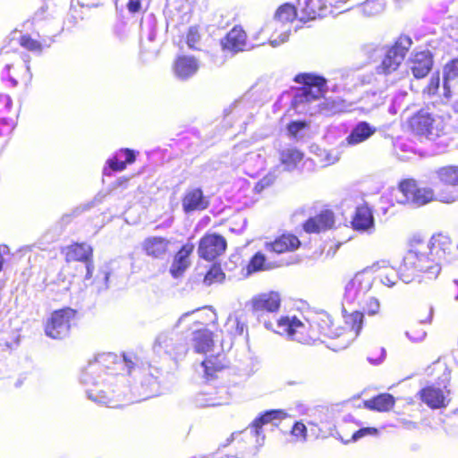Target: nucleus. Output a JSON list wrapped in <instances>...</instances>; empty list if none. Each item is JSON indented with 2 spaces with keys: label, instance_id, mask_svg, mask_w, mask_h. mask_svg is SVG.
I'll use <instances>...</instances> for the list:
<instances>
[{
  "label": "nucleus",
  "instance_id": "nucleus-1",
  "mask_svg": "<svg viewBox=\"0 0 458 458\" xmlns=\"http://www.w3.org/2000/svg\"><path fill=\"white\" fill-rule=\"evenodd\" d=\"M456 250L458 244L454 247L450 237L442 233L433 235L428 242L413 239L401 267L402 281L405 284L420 281L421 275L436 279L442 262H451L456 258Z\"/></svg>",
  "mask_w": 458,
  "mask_h": 458
},
{
  "label": "nucleus",
  "instance_id": "nucleus-2",
  "mask_svg": "<svg viewBox=\"0 0 458 458\" xmlns=\"http://www.w3.org/2000/svg\"><path fill=\"white\" fill-rule=\"evenodd\" d=\"M294 81L301 84L292 99V107L301 114H323L326 116L342 112L344 105L339 98H326L327 81L323 76L303 72L294 77Z\"/></svg>",
  "mask_w": 458,
  "mask_h": 458
},
{
  "label": "nucleus",
  "instance_id": "nucleus-3",
  "mask_svg": "<svg viewBox=\"0 0 458 458\" xmlns=\"http://www.w3.org/2000/svg\"><path fill=\"white\" fill-rule=\"evenodd\" d=\"M123 364V359L112 352L98 354L93 360H89L81 372V383L85 386L87 396L89 400L108 407H116L114 399V390L110 389L115 377L113 371L116 366Z\"/></svg>",
  "mask_w": 458,
  "mask_h": 458
},
{
  "label": "nucleus",
  "instance_id": "nucleus-4",
  "mask_svg": "<svg viewBox=\"0 0 458 458\" xmlns=\"http://www.w3.org/2000/svg\"><path fill=\"white\" fill-rule=\"evenodd\" d=\"M264 327L288 339L304 344H311L319 340L320 336L328 338L339 337L338 328H333L331 317L326 312H319L306 319L303 323L295 316H284L276 323L264 320Z\"/></svg>",
  "mask_w": 458,
  "mask_h": 458
},
{
  "label": "nucleus",
  "instance_id": "nucleus-5",
  "mask_svg": "<svg viewBox=\"0 0 458 458\" xmlns=\"http://www.w3.org/2000/svg\"><path fill=\"white\" fill-rule=\"evenodd\" d=\"M197 310L183 313L172 329L160 332L153 343V351L157 355H167L173 360L181 359L188 352L186 337L178 329Z\"/></svg>",
  "mask_w": 458,
  "mask_h": 458
},
{
  "label": "nucleus",
  "instance_id": "nucleus-6",
  "mask_svg": "<svg viewBox=\"0 0 458 458\" xmlns=\"http://www.w3.org/2000/svg\"><path fill=\"white\" fill-rule=\"evenodd\" d=\"M136 357L133 355H123L124 366L127 372L140 379V385L134 386L133 394H137L138 401L147 400L160 394L159 383L157 381V369L135 367Z\"/></svg>",
  "mask_w": 458,
  "mask_h": 458
},
{
  "label": "nucleus",
  "instance_id": "nucleus-7",
  "mask_svg": "<svg viewBox=\"0 0 458 458\" xmlns=\"http://www.w3.org/2000/svg\"><path fill=\"white\" fill-rule=\"evenodd\" d=\"M287 416V413L283 410H270L264 412L259 418H257L250 428L241 432H234L231 435V439L227 440V445L231 440L241 437L242 440L249 441L251 444H255V453L259 452V449L264 445L265 435L262 431V427L269 422L275 420H281Z\"/></svg>",
  "mask_w": 458,
  "mask_h": 458
},
{
  "label": "nucleus",
  "instance_id": "nucleus-8",
  "mask_svg": "<svg viewBox=\"0 0 458 458\" xmlns=\"http://www.w3.org/2000/svg\"><path fill=\"white\" fill-rule=\"evenodd\" d=\"M411 44L412 41L410 37L401 36L394 45L386 51L380 64L376 68L377 72L386 76L394 74L393 81L399 80L401 77L397 76L395 72L404 60Z\"/></svg>",
  "mask_w": 458,
  "mask_h": 458
},
{
  "label": "nucleus",
  "instance_id": "nucleus-9",
  "mask_svg": "<svg viewBox=\"0 0 458 458\" xmlns=\"http://www.w3.org/2000/svg\"><path fill=\"white\" fill-rule=\"evenodd\" d=\"M294 18L299 19V7L295 8L290 4H284L277 9L274 20L266 24L261 30L263 33H268L272 30H277L280 27L281 32L278 36L273 33L269 37V44L272 47H278L288 40L290 29L284 27L287 22L293 21Z\"/></svg>",
  "mask_w": 458,
  "mask_h": 458
},
{
  "label": "nucleus",
  "instance_id": "nucleus-10",
  "mask_svg": "<svg viewBox=\"0 0 458 458\" xmlns=\"http://www.w3.org/2000/svg\"><path fill=\"white\" fill-rule=\"evenodd\" d=\"M373 285V277L366 272L357 273L345 285L344 294L343 309L347 312V306L350 309L357 308L363 302L364 298Z\"/></svg>",
  "mask_w": 458,
  "mask_h": 458
},
{
  "label": "nucleus",
  "instance_id": "nucleus-11",
  "mask_svg": "<svg viewBox=\"0 0 458 458\" xmlns=\"http://www.w3.org/2000/svg\"><path fill=\"white\" fill-rule=\"evenodd\" d=\"M396 200L402 204H411L415 207L425 205L434 198V192L429 188H420L412 179L403 181L399 184Z\"/></svg>",
  "mask_w": 458,
  "mask_h": 458
},
{
  "label": "nucleus",
  "instance_id": "nucleus-12",
  "mask_svg": "<svg viewBox=\"0 0 458 458\" xmlns=\"http://www.w3.org/2000/svg\"><path fill=\"white\" fill-rule=\"evenodd\" d=\"M411 128L414 133L435 140L445 133V124L440 117H434L428 113H419L411 119Z\"/></svg>",
  "mask_w": 458,
  "mask_h": 458
},
{
  "label": "nucleus",
  "instance_id": "nucleus-13",
  "mask_svg": "<svg viewBox=\"0 0 458 458\" xmlns=\"http://www.w3.org/2000/svg\"><path fill=\"white\" fill-rule=\"evenodd\" d=\"M75 310L70 308L55 310L47 321L46 335L53 339H63L68 336Z\"/></svg>",
  "mask_w": 458,
  "mask_h": 458
},
{
  "label": "nucleus",
  "instance_id": "nucleus-14",
  "mask_svg": "<svg viewBox=\"0 0 458 458\" xmlns=\"http://www.w3.org/2000/svg\"><path fill=\"white\" fill-rule=\"evenodd\" d=\"M438 179L445 183V188L437 193V199L444 203L458 200V165H448L437 171Z\"/></svg>",
  "mask_w": 458,
  "mask_h": 458
},
{
  "label": "nucleus",
  "instance_id": "nucleus-15",
  "mask_svg": "<svg viewBox=\"0 0 458 458\" xmlns=\"http://www.w3.org/2000/svg\"><path fill=\"white\" fill-rule=\"evenodd\" d=\"M225 249V239L219 234L211 233L200 239L198 252L200 258L212 260L223 254Z\"/></svg>",
  "mask_w": 458,
  "mask_h": 458
},
{
  "label": "nucleus",
  "instance_id": "nucleus-16",
  "mask_svg": "<svg viewBox=\"0 0 458 458\" xmlns=\"http://www.w3.org/2000/svg\"><path fill=\"white\" fill-rule=\"evenodd\" d=\"M209 206V199L199 187L188 188L182 199V207L185 214L202 211Z\"/></svg>",
  "mask_w": 458,
  "mask_h": 458
},
{
  "label": "nucleus",
  "instance_id": "nucleus-17",
  "mask_svg": "<svg viewBox=\"0 0 458 458\" xmlns=\"http://www.w3.org/2000/svg\"><path fill=\"white\" fill-rule=\"evenodd\" d=\"M136 159L135 151L130 148H121L106 160L103 168V175L110 176L113 172H121L127 165L132 164Z\"/></svg>",
  "mask_w": 458,
  "mask_h": 458
},
{
  "label": "nucleus",
  "instance_id": "nucleus-18",
  "mask_svg": "<svg viewBox=\"0 0 458 458\" xmlns=\"http://www.w3.org/2000/svg\"><path fill=\"white\" fill-rule=\"evenodd\" d=\"M352 228L360 233L372 234L375 220L371 208L367 204L358 206L352 219Z\"/></svg>",
  "mask_w": 458,
  "mask_h": 458
},
{
  "label": "nucleus",
  "instance_id": "nucleus-19",
  "mask_svg": "<svg viewBox=\"0 0 458 458\" xmlns=\"http://www.w3.org/2000/svg\"><path fill=\"white\" fill-rule=\"evenodd\" d=\"M221 45L224 50H227L233 54L253 47V46H249L245 31L238 26L233 27L226 34V36L221 40Z\"/></svg>",
  "mask_w": 458,
  "mask_h": 458
},
{
  "label": "nucleus",
  "instance_id": "nucleus-20",
  "mask_svg": "<svg viewBox=\"0 0 458 458\" xmlns=\"http://www.w3.org/2000/svg\"><path fill=\"white\" fill-rule=\"evenodd\" d=\"M330 13L324 0H305L299 4V21L302 22L325 17Z\"/></svg>",
  "mask_w": 458,
  "mask_h": 458
},
{
  "label": "nucleus",
  "instance_id": "nucleus-21",
  "mask_svg": "<svg viewBox=\"0 0 458 458\" xmlns=\"http://www.w3.org/2000/svg\"><path fill=\"white\" fill-rule=\"evenodd\" d=\"M254 106L251 102L240 99L235 101L229 109L225 110V116L227 122L231 120L234 123H242L247 124L252 118Z\"/></svg>",
  "mask_w": 458,
  "mask_h": 458
},
{
  "label": "nucleus",
  "instance_id": "nucleus-22",
  "mask_svg": "<svg viewBox=\"0 0 458 458\" xmlns=\"http://www.w3.org/2000/svg\"><path fill=\"white\" fill-rule=\"evenodd\" d=\"M252 309L255 312H276L281 304V297L276 292L259 294L251 300Z\"/></svg>",
  "mask_w": 458,
  "mask_h": 458
},
{
  "label": "nucleus",
  "instance_id": "nucleus-23",
  "mask_svg": "<svg viewBox=\"0 0 458 458\" xmlns=\"http://www.w3.org/2000/svg\"><path fill=\"white\" fill-rule=\"evenodd\" d=\"M194 250V245L187 242L174 255L170 267V273L174 278L180 277L191 265L190 256Z\"/></svg>",
  "mask_w": 458,
  "mask_h": 458
},
{
  "label": "nucleus",
  "instance_id": "nucleus-24",
  "mask_svg": "<svg viewBox=\"0 0 458 458\" xmlns=\"http://www.w3.org/2000/svg\"><path fill=\"white\" fill-rule=\"evenodd\" d=\"M433 60L429 51H421L413 55L410 59L409 66L417 79L424 78L432 68Z\"/></svg>",
  "mask_w": 458,
  "mask_h": 458
},
{
  "label": "nucleus",
  "instance_id": "nucleus-25",
  "mask_svg": "<svg viewBox=\"0 0 458 458\" xmlns=\"http://www.w3.org/2000/svg\"><path fill=\"white\" fill-rule=\"evenodd\" d=\"M376 131L377 128L368 122H358L345 138L344 143L347 146H356L369 140Z\"/></svg>",
  "mask_w": 458,
  "mask_h": 458
},
{
  "label": "nucleus",
  "instance_id": "nucleus-26",
  "mask_svg": "<svg viewBox=\"0 0 458 458\" xmlns=\"http://www.w3.org/2000/svg\"><path fill=\"white\" fill-rule=\"evenodd\" d=\"M300 240L293 234H283L275 241L266 242L265 249L268 252L281 254L293 251L300 246Z\"/></svg>",
  "mask_w": 458,
  "mask_h": 458
},
{
  "label": "nucleus",
  "instance_id": "nucleus-27",
  "mask_svg": "<svg viewBox=\"0 0 458 458\" xmlns=\"http://www.w3.org/2000/svg\"><path fill=\"white\" fill-rule=\"evenodd\" d=\"M199 64L192 56H179L174 63V75L180 80H187L193 76L199 70Z\"/></svg>",
  "mask_w": 458,
  "mask_h": 458
},
{
  "label": "nucleus",
  "instance_id": "nucleus-28",
  "mask_svg": "<svg viewBox=\"0 0 458 458\" xmlns=\"http://www.w3.org/2000/svg\"><path fill=\"white\" fill-rule=\"evenodd\" d=\"M170 241L160 236H150L142 242V249L148 256L164 259L168 251Z\"/></svg>",
  "mask_w": 458,
  "mask_h": 458
},
{
  "label": "nucleus",
  "instance_id": "nucleus-29",
  "mask_svg": "<svg viewBox=\"0 0 458 458\" xmlns=\"http://www.w3.org/2000/svg\"><path fill=\"white\" fill-rule=\"evenodd\" d=\"M363 313L360 310H352L344 316L346 328L338 329L340 336L343 335L349 342L358 336L363 322Z\"/></svg>",
  "mask_w": 458,
  "mask_h": 458
},
{
  "label": "nucleus",
  "instance_id": "nucleus-30",
  "mask_svg": "<svg viewBox=\"0 0 458 458\" xmlns=\"http://www.w3.org/2000/svg\"><path fill=\"white\" fill-rule=\"evenodd\" d=\"M335 219L333 212L326 210L319 215L310 217L303 225L305 232L318 233L326 231L334 225Z\"/></svg>",
  "mask_w": 458,
  "mask_h": 458
},
{
  "label": "nucleus",
  "instance_id": "nucleus-31",
  "mask_svg": "<svg viewBox=\"0 0 458 458\" xmlns=\"http://www.w3.org/2000/svg\"><path fill=\"white\" fill-rule=\"evenodd\" d=\"M243 165L245 173L254 177L260 171L265 168L266 165V153L263 149L249 152L245 155L243 160Z\"/></svg>",
  "mask_w": 458,
  "mask_h": 458
},
{
  "label": "nucleus",
  "instance_id": "nucleus-32",
  "mask_svg": "<svg viewBox=\"0 0 458 458\" xmlns=\"http://www.w3.org/2000/svg\"><path fill=\"white\" fill-rule=\"evenodd\" d=\"M420 399L428 407L438 409L446 405V396L443 389L427 386L420 391Z\"/></svg>",
  "mask_w": 458,
  "mask_h": 458
},
{
  "label": "nucleus",
  "instance_id": "nucleus-33",
  "mask_svg": "<svg viewBox=\"0 0 458 458\" xmlns=\"http://www.w3.org/2000/svg\"><path fill=\"white\" fill-rule=\"evenodd\" d=\"M92 248L87 243H74L63 249L67 262L89 260L92 257Z\"/></svg>",
  "mask_w": 458,
  "mask_h": 458
},
{
  "label": "nucleus",
  "instance_id": "nucleus-34",
  "mask_svg": "<svg viewBox=\"0 0 458 458\" xmlns=\"http://www.w3.org/2000/svg\"><path fill=\"white\" fill-rule=\"evenodd\" d=\"M191 341L196 352H207L213 345L212 333L207 328H196Z\"/></svg>",
  "mask_w": 458,
  "mask_h": 458
},
{
  "label": "nucleus",
  "instance_id": "nucleus-35",
  "mask_svg": "<svg viewBox=\"0 0 458 458\" xmlns=\"http://www.w3.org/2000/svg\"><path fill=\"white\" fill-rule=\"evenodd\" d=\"M225 393L224 388L212 392H200L194 397V403L198 407L205 408L210 406L223 405L227 403V398H223L219 394Z\"/></svg>",
  "mask_w": 458,
  "mask_h": 458
},
{
  "label": "nucleus",
  "instance_id": "nucleus-36",
  "mask_svg": "<svg viewBox=\"0 0 458 458\" xmlns=\"http://www.w3.org/2000/svg\"><path fill=\"white\" fill-rule=\"evenodd\" d=\"M303 159V153L296 148H286L280 152V161L286 171L296 169Z\"/></svg>",
  "mask_w": 458,
  "mask_h": 458
},
{
  "label": "nucleus",
  "instance_id": "nucleus-37",
  "mask_svg": "<svg viewBox=\"0 0 458 458\" xmlns=\"http://www.w3.org/2000/svg\"><path fill=\"white\" fill-rule=\"evenodd\" d=\"M394 405V398L389 394H379L365 402V407L378 411H387Z\"/></svg>",
  "mask_w": 458,
  "mask_h": 458
},
{
  "label": "nucleus",
  "instance_id": "nucleus-38",
  "mask_svg": "<svg viewBox=\"0 0 458 458\" xmlns=\"http://www.w3.org/2000/svg\"><path fill=\"white\" fill-rule=\"evenodd\" d=\"M224 355L211 356L204 360L200 367L205 374V377L209 379L214 377V374L220 371L225 368Z\"/></svg>",
  "mask_w": 458,
  "mask_h": 458
},
{
  "label": "nucleus",
  "instance_id": "nucleus-39",
  "mask_svg": "<svg viewBox=\"0 0 458 458\" xmlns=\"http://www.w3.org/2000/svg\"><path fill=\"white\" fill-rule=\"evenodd\" d=\"M458 77V57L447 63L444 67L443 89L445 98L450 97V81Z\"/></svg>",
  "mask_w": 458,
  "mask_h": 458
},
{
  "label": "nucleus",
  "instance_id": "nucleus-40",
  "mask_svg": "<svg viewBox=\"0 0 458 458\" xmlns=\"http://www.w3.org/2000/svg\"><path fill=\"white\" fill-rule=\"evenodd\" d=\"M385 9L384 0H366L360 7L364 16L371 17L380 14Z\"/></svg>",
  "mask_w": 458,
  "mask_h": 458
},
{
  "label": "nucleus",
  "instance_id": "nucleus-41",
  "mask_svg": "<svg viewBox=\"0 0 458 458\" xmlns=\"http://www.w3.org/2000/svg\"><path fill=\"white\" fill-rule=\"evenodd\" d=\"M308 128L309 123L304 120L293 121L287 125V132L291 137L300 140L305 136Z\"/></svg>",
  "mask_w": 458,
  "mask_h": 458
},
{
  "label": "nucleus",
  "instance_id": "nucleus-42",
  "mask_svg": "<svg viewBox=\"0 0 458 458\" xmlns=\"http://www.w3.org/2000/svg\"><path fill=\"white\" fill-rule=\"evenodd\" d=\"M379 277H380V282L383 284H385L388 287H392L394 284H396L398 280H402L401 279V270L398 272L395 268H394L392 267H386L385 270L380 273Z\"/></svg>",
  "mask_w": 458,
  "mask_h": 458
},
{
  "label": "nucleus",
  "instance_id": "nucleus-43",
  "mask_svg": "<svg viewBox=\"0 0 458 458\" xmlns=\"http://www.w3.org/2000/svg\"><path fill=\"white\" fill-rule=\"evenodd\" d=\"M357 308L360 309L362 313L366 312L369 316H374L379 311L380 303L377 298L367 295L363 302L360 303Z\"/></svg>",
  "mask_w": 458,
  "mask_h": 458
},
{
  "label": "nucleus",
  "instance_id": "nucleus-44",
  "mask_svg": "<svg viewBox=\"0 0 458 458\" xmlns=\"http://www.w3.org/2000/svg\"><path fill=\"white\" fill-rule=\"evenodd\" d=\"M224 278L225 274L222 271L221 267L213 265L207 272L203 282L206 285H211L214 283H221L224 280Z\"/></svg>",
  "mask_w": 458,
  "mask_h": 458
},
{
  "label": "nucleus",
  "instance_id": "nucleus-45",
  "mask_svg": "<svg viewBox=\"0 0 458 458\" xmlns=\"http://www.w3.org/2000/svg\"><path fill=\"white\" fill-rule=\"evenodd\" d=\"M280 173V168L278 166L275 167L272 171H270L266 176H264L259 182L255 185V190L257 191H261L266 187L270 186Z\"/></svg>",
  "mask_w": 458,
  "mask_h": 458
},
{
  "label": "nucleus",
  "instance_id": "nucleus-46",
  "mask_svg": "<svg viewBox=\"0 0 458 458\" xmlns=\"http://www.w3.org/2000/svg\"><path fill=\"white\" fill-rule=\"evenodd\" d=\"M266 258L263 254L260 252L256 253L250 259L249 265H248V270L249 272H256L264 268H267L266 267Z\"/></svg>",
  "mask_w": 458,
  "mask_h": 458
},
{
  "label": "nucleus",
  "instance_id": "nucleus-47",
  "mask_svg": "<svg viewBox=\"0 0 458 458\" xmlns=\"http://www.w3.org/2000/svg\"><path fill=\"white\" fill-rule=\"evenodd\" d=\"M291 434L297 439L305 441L307 437V428L302 422L297 421L293 426Z\"/></svg>",
  "mask_w": 458,
  "mask_h": 458
},
{
  "label": "nucleus",
  "instance_id": "nucleus-48",
  "mask_svg": "<svg viewBox=\"0 0 458 458\" xmlns=\"http://www.w3.org/2000/svg\"><path fill=\"white\" fill-rule=\"evenodd\" d=\"M199 39H200V35H199L198 30L195 28H191L189 30V32L187 34V38H186L188 47L191 49H197L198 48L197 44L199 43Z\"/></svg>",
  "mask_w": 458,
  "mask_h": 458
},
{
  "label": "nucleus",
  "instance_id": "nucleus-49",
  "mask_svg": "<svg viewBox=\"0 0 458 458\" xmlns=\"http://www.w3.org/2000/svg\"><path fill=\"white\" fill-rule=\"evenodd\" d=\"M377 433H378V430L376 428H369V427L362 428L353 433V435L352 436L351 441L355 442V441L360 439L361 437H364L369 435L377 436Z\"/></svg>",
  "mask_w": 458,
  "mask_h": 458
},
{
  "label": "nucleus",
  "instance_id": "nucleus-50",
  "mask_svg": "<svg viewBox=\"0 0 458 458\" xmlns=\"http://www.w3.org/2000/svg\"><path fill=\"white\" fill-rule=\"evenodd\" d=\"M439 86H440V75L438 72L433 73L430 78L428 88H427L428 93L429 95H435L437 92Z\"/></svg>",
  "mask_w": 458,
  "mask_h": 458
},
{
  "label": "nucleus",
  "instance_id": "nucleus-51",
  "mask_svg": "<svg viewBox=\"0 0 458 458\" xmlns=\"http://www.w3.org/2000/svg\"><path fill=\"white\" fill-rule=\"evenodd\" d=\"M406 336L412 342H420L426 337V332L423 329H414L407 331Z\"/></svg>",
  "mask_w": 458,
  "mask_h": 458
},
{
  "label": "nucleus",
  "instance_id": "nucleus-52",
  "mask_svg": "<svg viewBox=\"0 0 458 458\" xmlns=\"http://www.w3.org/2000/svg\"><path fill=\"white\" fill-rule=\"evenodd\" d=\"M47 5L43 4L35 13L33 16V22L37 23L47 18Z\"/></svg>",
  "mask_w": 458,
  "mask_h": 458
},
{
  "label": "nucleus",
  "instance_id": "nucleus-53",
  "mask_svg": "<svg viewBox=\"0 0 458 458\" xmlns=\"http://www.w3.org/2000/svg\"><path fill=\"white\" fill-rule=\"evenodd\" d=\"M11 106V99L7 95L0 93V113L9 109Z\"/></svg>",
  "mask_w": 458,
  "mask_h": 458
},
{
  "label": "nucleus",
  "instance_id": "nucleus-54",
  "mask_svg": "<svg viewBox=\"0 0 458 458\" xmlns=\"http://www.w3.org/2000/svg\"><path fill=\"white\" fill-rule=\"evenodd\" d=\"M30 52H41L42 49L46 47H48L49 45L48 44H42L40 43L39 41L36 40V39H33L30 38Z\"/></svg>",
  "mask_w": 458,
  "mask_h": 458
},
{
  "label": "nucleus",
  "instance_id": "nucleus-55",
  "mask_svg": "<svg viewBox=\"0 0 458 458\" xmlns=\"http://www.w3.org/2000/svg\"><path fill=\"white\" fill-rule=\"evenodd\" d=\"M127 8L130 13H138L141 8V0H130L127 4Z\"/></svg>",
  "mask_w": 458,
  "mask_h": 458
},
{
  "label": "nucleus",
  "instance_id": "nucleus-56",
  "mask_svg": "<svg viewBox=\"0 0 458 458\" xmlns=\"http://www.w3.org/2000/svg\"><path fill=\"white\" fill-rule=\"evenodd\" d=\"M379 352H380V356H379L378 358L374 359L373 357L369 356V357H368V361H369V363L373 364V365H378V364H380V363L384 360V359H385V357H386V350H385L384 348H381V349L379 350Z\"/></svg>",
  "mask_w": 458,
  "mask_h": 458
},
{
  "label": "nucleus",
  "instance_id": "nucleus-57",
  "mask_svg": "<svg viewBox=\"0 0 458 458\" xmlns=\"http://www.w3.org/2000/svg\"><path fill=\"white\" fill-rule=\"evenodd\" d=\"M85 263H86V270H87L85 279L88 280L92 277V274H93V270H94V264H93V261L91 259L89 260L86 261Z\"/></svg>",
  "mask_w": 458,
  "mask_h": 458
},
{
  "label": "nucleus",
  "instance_id": "nucleus-58",
  "mask_svg": "<svg viewBox=\"0 0 458 458\" xmlns=\"http://www.w3.org/2000/svg\"><path fill=\"white\" fill-rule=\"evenodd\" d=\"M9 131V126L0 119V137L7 134Z\"/></svg>",
  "mask_w": 458,
  "mask_h": 458
},
{
  "label": "nucleus",
  "instance_id": "nucleus-59",
  "mask_svg": "<svg viewBox=\"0 0 458 458\" xmlns=\"http://www.w3.org/2000/svg\"><path fill=\"white\" fill-rule=\"evenodd\" d=\"M101 274L103 275V281H104V288L106 289L108 287V279H109V272L107 271V268H104L101 270Z\"/></svg>",
  "mask_w": 458,
  "mask_h": 458
},
{
  "label": "nucleus",
  "instance_id": "nucleus-60",
  "mask_svg": "<svg viewBox=\"0 0 458 458\" xmlns=\"http://www.w3.org/2000/svg\"><path fill=\"white\" fill-rule=\"evenodd\" d=\"M327 160L328 161V163L330 164H334L335 162H336L338 160V157L337 155H332L331 153H328L327 155Z\"/></svg>",
  "mask_w": 458,
  "mask_h": 458
},
{
  "label": "nucleus",
  "instance_id": "nucleus-61",
  "mask_svg": "<svg viewBox=\"0 0 458 458\" xmlns=\"http://www.w3.org/2000/svg\"><path fill=\"white\" fill-rule=\"evenodd\" d=\"M20 41L22 46H27V44L29 43V38L26 36H23L21 38Z\"/></svg>",
  "mask_w": 458,
  "mask_h": 458
},
{
  "label": "nucleus",
  "instance_id": "nucleus-62",
  "mask_svg": "<svg viewBox=\"0 0 458 458\" xmlns=\"http://www.w3.org/2000/svg\"><path fill=\"white\" fill-rule=\"evenodd\" d=\"M123 182H127V180L126 179H123V178H119V180H118V183L119 184H122Z\"/></svg>",
  "mask_w": 458,
  "mask_h": 458
},
{
  "label": "nucleus",
  "instance_id": "nucleus-63",
  "mask_svg": "<svg viewBox=\"0 0 458 458\" xmlns=\"http://www.w3.org/2000/svg\"><path fill=\"white\" fill-rule=\"evenodd\" d=\"M454 283L458 285V281L455 280ZM455 300L458 301V294L455 296Z\"/></svg>",
  "mask_w": 458,
  "mask_h": 458
},
{
  "label": "nucleus",
  "instance_id": "nucleus-64",
  "mask_svg": "<svg viewBox=\"0 0 458 458\" xmlns=\"http://www.w3.org/2000/svg\"><path fill=\"white\" fill-rule=\"evenodd\" d=\"M454 283L458 285V281L455 280ZM455 300L458 301V294L455 296Z\"/></svg>",
  "mask_w": 458,
  "mask_h": 458
}]
</instances>
